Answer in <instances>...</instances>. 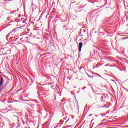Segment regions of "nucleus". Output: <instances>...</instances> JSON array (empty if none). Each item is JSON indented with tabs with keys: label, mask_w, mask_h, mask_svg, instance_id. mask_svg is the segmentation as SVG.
Masks as SVG:
<instances>
[{
	"label": "nucleus",
	"mask_w": 128,
	"mask_h": 128,
	"mask_svg": "<svg viewBox=\"0 0 128 128\" xmlns=\"http://www.w3.org/2000/svg\"><path fill=\"white\" fill-rule=\"evenodd\" d=\"M72 124H76V122H74V117H72Z\"/></svg>",
	"instance_id": "3"
},
{
	"label": "nucleus",
	"mask_w": 128,
	"mask_h": 128,
	"mask_svg": "<svg viewBox=\"0 0 128 128\" xmlns=\"http://www.w3.org/2000/svg\"><path fill=\"white\" fill-rule=\"evenodd\" d=\"M4 79L2 78V77L1 78V80L0 82V88H2V85L4 84Z\"/></svg>",
	"instance_id": "1"
},
{
	"label": "nucleus",
	"mask_w": 128,
	"mask_h": 128,
	"mask_svg": "<svg viewBox=\"0 0 128 128\" xmlns=\"http://www.w3.org/2000/svg\"><path fill=\"white\" fill-rule=\"evenodd\" d=\"M82 43L80 42L79 44V52H82Z\"/></svg>",
	"instance_id": "2"
},
{
	"label": "nucleus",
	"mask_w": 128,
	"mask_h": 128,
	"mask_svg": "<svg viewBox=\"0 0 128 128\" xmlns=\"http://www.w3.org/2000/svg\"><path fill=\"white\" fill-rule=\"evenodd\" d=\"M86 88H84L83 90H85Z\"/></svg>",
	"instance_id": "4"
},
{
	"label": "nucleus",
	"mask_w": 128,
	"mask_h": 128,
	"mask_svg": "<svg viewBox=\"0 0 128 128\" xmlns=\"http://www.w3.org/2000/svg\"><path fill=\"white\" fill-rule=\"evenodd\" d=\"M1 90H2V88Z\"/></svg>",
	"instance_id": "7"
},
{
	"label": "nucleus",
	"mask_w": 128,
	"mask_h": 128,
	"mask_svg": "<svg viewBox=\"0 0 128 128\" xmlns=\"http://www.w3.org/2000/svg\"><path fill=\"white\" fill-rule=\"evenodd\" d=\"M68 122H70V120H68Z\"/></svg>",
	"instance_id": "6"
},
{
	"label": "nucleus",
	"mask_w": 128,
	"mask_h": 128,
	"mask_svg": "<svg viewBox=\"0 0 128 128\" xmlns=\"http://www.w3.org/2000/svg\"><path fill=\"white\" fill-rule=\"evenodd\" d=\"M92 116V115L91 114V115L90 116Z\"/></svg>",
	"instance_id": "5"
}]
</instances>
